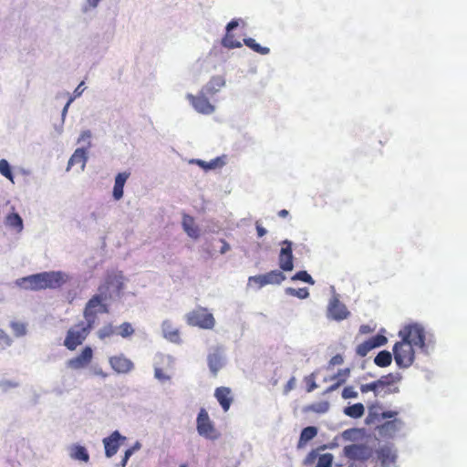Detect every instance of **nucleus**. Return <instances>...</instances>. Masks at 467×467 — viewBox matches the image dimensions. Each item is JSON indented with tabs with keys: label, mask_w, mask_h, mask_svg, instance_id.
I'll return each instance as SVG.
<instances>
[{
	"label": "nucleus",
	"mask_w": 467,
	"mask_h": 467,
	"mask_svg": "<svg viewBox=\"0 0 467 467\" xmlns=\"http://www.w3.org/2000/svg\"><path fill=\"white\" fill-rule=\"evenodd\" d=\"M69 455L73 460L88 462L90 456L88 450L81 445H73L70 447Z\"/></svg>",
	"instance_id": "23"
},
{
	"label": "nucleus",
	"mask_w": 467,
	"mask_h": 467,
	"mask_svg": "<svg viewBox=\"0 0 467 467\" xmlns=\"http://www.w3.org/2000/svg\"><path fill=\"white\" fill-rule=\"evenodd\" d=\"M179 467H187L186 464H181Z\"/></svg>",
	"instance_id": "64"
},
{
	"label": "nucleus",
	"mask_w": 467,
	"mask_h": 467,
	"mask_svg": "<svg viewBox=\"0 0 467 467\" xmlns=\"http://www.w3.org/2000/svg\"><path fill=\"white\" fill-rule=\"evenodd\" d=\"M379 384L380 383H379L378 379L370 383L362 384L359 387L360 392L367 393L368 391H372L375 397H384L385 395H383V390Z\"/></svg>",
	"instance_id": "29"
},
{
	"label": "nucleus",
	"mask_w": 467,
	"mask_h": 467,
	"mask_svg": "<svg viewBox=\"0 0 467 467\" xmlns=\"http://www.w3.org/2000/svg\"><path fill=\"white\" fill-rule=\"evenodd\" d=\"M206 95L202 88L198 95L187 94V99L190 100L191 105L198 113L211 115L214 112L215 108L207 99Z\"/></svg>",
	"instance_id": "7"
},
{
	"label": "nucleus",
	"mask_w": 467,
	"mask_h": 467,
	"mask_svg": "<svg viewBox=\"0 0 467 467\" xmlns=\"http://www.w3.org/2000/svg\"><path fill=\"white\" fill-rule=\"evenodd\" d=\"M400 380V376L399 374H388L382 376L378 379L379 383H380V387L383 390V395H389L391 393H397L400 391L399 388L395 386V384Z\"/></svg>",
	"instance_id": "15"
},
{
	"label": "nucleus",
	"mask_w": 467,
	"mask_h": 467,
	"mask_svg": "<svg viewBox=\"0 0 467 467\" xmlns=\"http://www.w3.org/2000/svg\"><path fill=\"white\" fill-rule=\"evenodd\" d=\"M277 214L279 217L285 218L289 214V213H288V211L283 209V210H280Z\"/></svg>",
	"instance_id": "60"
},
{
	"label": "nucleus",
	"mask_w": 467,
	"mask_h": 467,
	"mask_svg": "<svg viewBox=\"0 0 467 467\" xmlns=\"http://www.w3.org/2000/svg\"><path fill=\"white\" fill-rule=\"evenodd\" d=\"M317 435V428L315 426H307L303 429L300 433L298 447L301 448Z\"/></svg>",
	"instance_id": "26"
},
{
	"label": "nucleus",
	"mask_w": 467,
	"mask_h": 467,
	"mask_svg": "<svg viewBox=\"0 0 467 467\" xmlns=\"http://www.w3.org/2000/svg\"><path fill=\"white\" fill-rule=\"evenodd\" d=\"M12 344V337L2 328H0V351H4Z\"/></svg>",
	"instance_id": "40"
},
{
	"label": "nucleus",
	"mask_w": 467,
	"mask_h": 467,
	"mask_svg": "<svg viewBox=\"0 0 467 467\" xmlns=\"http://www.w3.org/2000/svg\"><path fill=\"white\" fill-rule=\"evenodd\" d=\"M345 457L353 460L366 462L372 456V450L365 445L352 444L343 449Z\"/></svg>",
	"instance_id": "10"
},
{
	"label": "nucleus",
	"mask_w": 467,
	"mask_h": 467,
	"mask_svg": "<svg viewBox=\"0 0 467 467\" xmlns=\"http://www.w3.org/2000/svg\"><path fill=\"white\" fill-rule=\"evenodd\" d=\"M397 422H398L397 420L386 421L382 425V429H389V428L395 429L397 427Z\"/></svg>",
	"instance_id": "55"
},
{
	"label": "nucleus",
	"mask_w": 467,
	"mask_h": 467,
	"mask_svg": "<svg viewBox=\"0 0 467 467\" xmlns=\"http://www.w3.org/2000/svg\"><path fill=\"white\" fill-rule=\"evenodd\" d=\"M319 456L320 455H318V453L316 451H312L307 454L305 463L313 464L317 459L318 460Z\"/></svg>",
	"instance_id": "47"
},
{
	"label": "nucleus",
	"mask_w": 467,
	"mask_h": 467,
	"mask_svg": "<svg viewBox=\"0 0 467 467\" xmlns=\"http://www.w3.org/2000/svg\"><path fill=\"white\" fill-rule=\"evenodd\" d=\"M222 45L229 49L238 48L242 47V43L234 38V36L231 32H227L222 39Z\"/></svg>",
	"instance_id": "32"
},
{
	"label": "nucleus",
	"mask_w": 467,
	"mask_h": 467,
	"mask_svg": "<svg viewBox=\"0 0 467 467\" xmlns=\"http://www.w3.org/2000/svg\"><path fill=\"white\" fill-rule=\"evenodd\" d=\"M296 386V379L292 377L285 385L284 387V393L287 394L289 391H291Z\"/></svg>",
	"instance_id": "50"
},
{
	"label": "nucleus",
	"mask_w": 467,
	"mask_h": 467,
	"mask_svg": "<svg viewBox=\"0 0 467 467\" xmlns=\"http://www.w3.org/2000/svg\"><path fill=\"white\" fill-rule=\"evenodd\" d=\"M125 441L126 436H122L119 431H113L109 436L102 440L105 456L107 458L114 456Z\"/></svg>",
	"instance_id": "9"
},
{
	"label": "nucleus",
	"mask_w": 467,
	"mask_h": 467,
	"mask_svg": "<svg viewBox=\"0 0 467 467\" xmlns=\"http://www.w3.org/2000/svg\"><path fill=\"white\" fill-rule=\"evenodd\" d=\"M161 328L165 338L173 343L182 342V338L180 337V329L176 327L171 320L163 321Z\"/></svg>",
	"instance_id": "19"
},
{
	"label": "nucleus",
	"mask_w": 467,
	"mask_h": 467,
	"mask_svg": "<svg viewBox=\"0 0 467 467\" xmlns=\"http://www.w3.org/2000/svg\"><path fill=\"white\" fill-rule=\"evenodd\" d=\"M391 362L392 355L389 350H380L374 358V363L379 368L389 367Z\"/></svg>",
	"instance_id": "28"
},
{
	"label": "nucleus",
	"mask_w": 467,
	"mask_h": 467,
	"mask_svg": "<svg viewBox=\"0 0 467 467\" xmlns=\"http://www.w3.org/2000/svg\"><path fill=\"white\" fill-rule=\"evenodd\" d=\"M9 327L13 329V334L16 337H22L26 333V326L25 323L20 321H13L9 324Z\"/></svg>",
	"instance_id": "36"
},
{
	"label": "nucleus",
	"mask_w": 467,
	"mask_h": 467,
	"mask_svg": "<svg viewBox=\"0 0 467 467\" xmlns=\"http://www.w3.org/2000/svg\"><path fill=\"white\" fill-rule=\"evenodd\" d=\"M397 414H398V412L395 410H388V411L382 412L381 417L383 419L394 418L397 416Z\"/></svg>",
	"instance_id": "56"
},
{
	"label": "nucleus",
	"mask_w": 467,
	"mask_h": 467,
	"mask_svg": "<svg viewBox=\"0 0 467 467\" xmlns=\"http://www.w3.org/2000/svg\"><path fill=\"white\" fill-rule=\"evenodd\" d=\"M305 381L306 382V391L312 392L317 388V384L316 383V378L314 374H311L310 376L306 377L305 379Z\"/></svg>",
	"instance_id": "44"
},
{
	"label": "nucleus",
	"mask_w": 467,
	"mask_h": 467,
	"mask_svg": "<svg viewBox=\"0 0 467 467\" xmlns=\"http://www.w3.org/2000/svg\"><path fill=\"white\" fill-rule=\"evenodd\" d=\"M345 382H346V379H339L337 380V382H336L335 384H333L330 387H328L326 392L329 393V392H332V391L337 389L339 388V386L341 384H344Z\"/></svg>",
	"instance_id": "51"
},
{
	"label": "nucleus",
	"mask_w": 467,
	"mask_h": 467,
	"mask_svg": "<svg viewBox=\"0 0 467 467\" xmlns=\"http://www.w3.org/2000/svg\"><path fill=\"white\" fill-rule=\"evenodd\" d=\"M341 397L345 400L354 399L358 397V392L352 386H347L344 388L343 391H341Z\"/></svg>",
	"instance_id": "43"
},
{
	"label": "nucleus",
	"mask_w": 467,
	"mask_h": 467,
	"mask_svg": "<svg viewBox=\"0 0 467 467\" xmlns=\"http://www.w3.org/2000/svg\"><path fill=\"white\" fill-rule=\"evenodd\" d=\"M249 285L254 284L259 289L265 286L264 283V276L262 275L249 277Z\"/></svg>",
	"instance_id": "45"
},
{
	"label": "nucleus",
	"mask_w": 467,
	"mask_h": 467,
	"mask_svg": "<svg viewBox=\"0 0 467 467\" xmlns=\"http://www.w3.org/2000/svg\"><path fill=\"white\" fill-rule=\"evenodd\" d=\"M0 173L8 178L11 182H14L12 168L10 167L8 161L5 159L0 160Z\"/></svg>",
	"instance_id": "34"
},
{
	"label": "nucleus",
	"mask_w": 467,
	"mask_h": 467,
	"mask_svg": "<svg viewBox=\"0 0 467 467\" xmlns=\"http://www.w3.org/2000/svg\"><path fill=\"white\" fill-rule=\"evenodd\" d=\"M402 340L413 345L415 348H426V330L420 324L414 323L405 326L399 333Z\"/></svg>",
	"instance_id": "3"
},
{
	"label": "nucleus",
	"mask_w": 467,
	"mask_h": 467,
	"mask_svg": "<svg viewBox=\"0 0 467 467\" xmlns=\"http://www.w3.org/2000/svg\"><path fill=\"white\" fill-rule=\"evenodd\" d=\"M130 177V172L122 171L119 172L114 181V186L112 191V196L115 201H119L123 196V187L127 182V179Z\"/></svg>",
	"instance_id": "20"
},
{
	"label": "nucleus",
	"mask_w": 467,
	"mask_h": 467,
	"mask_svg": "<svg viewBox=\"0 0 467 467\" xmlns=\"http://www.w3.org/2000/svg\"><path fill=\"white\" fill-rule=\"evenodd\" d=\"M370 331H371L370 327H369V326H368V325H361V326L359 327V332H360V333L365 334V333H368V332H370Z\"/></svg>",
	"instance_id": "58"
},
{
	"label": "nucleus",
	"mask_w": 467,
	"mask_h": 467,
	"mask_svg": "<svg viewBox=\"0 0 467 467\" xmlns=\"http://www.w3.org/2000/svg\"><path fill=\"white\" fill-rule=\"evenodd\" d=\"M66 283L65 275L60 272H44L16 280V285L31 291L57 289Z\"/></svg>",
	"instance_id": "2"
},
{
	"label": "nucleus",
	"mask_w": 467,
	"mask_h": 467,
	"mask_svg": "<svg viewBox=\"0 0 467 467\" xmlns=\"http://www.w3.org/2000/svg\"><path fill=\"white\" fill-rule=\"evenodd\" d=\"M114 334V327L112 325L108 324L104 327H102L100 329H99V337L100 339H104L106 337H109Z\"/></svg>",
	"instance_id": "42"
},
{
	"label": "nucleus",
	"mask_w": 467,
	"mask_h": 467,
	"mask_svg": "<svg viewBox=\"0 0 467 467\" xmlns=\"http://www.w3.org/2000/svg\"><path fill=\"white\" fill-rule=\"evenodd\" d=\"M214 396L224 411H227L234 400L232 390L227 387H219L214 391Z\"/></svg>",
	"instance_id": "18"
},
{
	"label": "nucleus",
	"mask_w": 467,
	"mask_h": 467,
	"mask_svg": "<svg viewBox=\"0 0 467 467\" xmlns=\"http://www.w3.org/2000/svg\"><path fill=\"white\" fill-rule=\"evenodd\" d=\"M334 456L331 453H325L318 457L317 464L316 467H332Z\"/></svg>",
	"instance_id": "38"
},
{
	"label": "nucleus",
	"mask_w": 467,
	"mask_h": 467,
	"mask_svg": "<svg viewBox=\"0 0 467 467\" xmlns=\"http://www.w3.org/2000/svg\"><path fill=\"white\" fill-rule=\"evenodd\" d=\"M110 368L118 374H127L130 372L134 365L123 355L114 356L109 358Z\"/></svg>",
	"instance_id": "14"
},
{
	"label": "nucleus",
	"mask_w": 467,
	"mask_h": 467,
	"mask_svg": "<svg viewBox=\"0 0 467 467\" xmlns=\"http://www.w3.org/2000/svg\"><path fill=\"white\" fill-rule=\"evenodd\" d=\"M244 44L254 50L255 53L259 55H267L269 53V48L257 44L254 38H245L244 40Z\"/></svg>",
	"instance_id": "33"
},
{
	"label": "nucleus",
	"mask_w": 467,
	"mask_h": 467,
	"mask_svg": "<svg viewBox=\"0 0 467 467\" xmlns=\"http://www.w3.org/2000/svg\"><path fill=\"white\" fill-rule=\"evenodd\" d=\"M378 461L383 467H389L397 460V454L390 446H382L376 451Z\"/></svg>",
	"instance_id": "16"
},
{
	"label": "nucleus",
	"mask_w": 467,
	"mask_h": 467,
	"mask_svg": "<svg viewBox=\"0 0 467 467\" xmlns=\"http://www.w3.org/2000/svg\"><path fill=\"white\" fill-rule=\"evenodd\" d=\"M292 281H302L309 285H315L314 279L311 277L306 270H300L296 275H294L291 278Z\"/></svg>",
	"instance_id": "35"
},
{
	"label": "nucleus",
	"mask_w": 467,
	"mask_h": 467,
	"mask_svg": "<svg viewBox=\"0 0 467 467\" xmlns=\"http://www.w3.org/2000/svg\"><path fill=\"white\" fill-rule=\"evenodd\" d=\"M196 428L199 435L206 439L214 440L217 437L215 428L209 418L208 412L203 408L198 413Z\"/></svg>",
	"instance_id": "6"
},
{
	"label": "nucleus",
	"mask_w": 467,
	"mask_h": 467,
	"mask_svg": "<svg viewBox=\"0 0 467 467\" xmlns=\"http://www.w3.org/2000/svg\"><path fill=\"white\" fill-rule=\"evenodd\" d=\"M155 377L161 381H165L170 379V377L167 376L162 368H155Z\"/></svg>",
	"instance_id": "49"
},
{
	"label": "nucleus",
	"mask_w": 467,
	"mask_h": 467,
	"mask_svg": "<svg viewBox=\"0 0 467 467\" xmlns=\"http://www.w3.org/2000/svg\"><path fill=\"white\" fill-rule=\"evenodd\" d=\"M90 137H91L90 131L87 130V131L82 132L79 140H84L89 139Z\"/></svg>",
	"instance_id": "59"
},
{
	"label": "nucleus",
	"mask_w": 467,
	"mask_h": 467,
	"mask_svg": "<svg viewBox=\"0 0 467 467\" xmlns=\"http://www.w3.org/2000/svg\"><path fill=\"white\" fill-rule=\"evenodd\" d=\"M141 447L140 443L139 442H136L132 447H130V449H134V452L138 450H140Z\"/></svg>",
	"instance_id": "63"
},
{
	"label": "nucleus",
	"mask_w": 467,
	"mask_h": 467,
	"mask_svg": "<svg viewBox=\"0 0 467 467\" xmlns=\"http://www.w3.org/2000/svg\"><path fill=\"white\" fill-rule=\"evenodd\" d=\"M133 453H134V449L129 448L128 450H126L125 452H124V456H123L121 462H119V467H126L129 459L131 457V455Z\"/></svg>",
	"instance_id": "46"
},
{
	"label": "nucleus",
	"mask_w": 467,
	"mask_h": 467,
	"mask_svg": "<svg viewBox=\"0 0 467 467\" xmlns=\"http://www.w3.org/2000/svg\"><path fill=\"white\" fill-rule=\"evenodd\" d=\"M365 408L362 403L358 402L343 409V413L350 418L358 419L363 416Z\"/></svg>",
	"instance_id": "27"
},
{
	"label": "nucleus",
	"mask_w": 467,
	"mask_h": 467,
	"mask_svg": "<svg viewBox=\"0 0 467 467\" xmlns=\"http://www.w3.org/2000/svg\"><path fill=\"white\" fill-rule=\"evenodd\" d=\"M186 323L189 326L198 327L203 329H212L215 325V319L207 308L198 306L186 314Z\"/></svg>",
	"instance_id": "5"
},
{
	"label": "nucleus",
	"mask_w": 467,
	"mask_h": 467,
	"mask_svg": "<svg viewBox=\"0 0 467 467\" xmlns=\"http://www.w3.org/2000/svg\"><path fill=\"white\" fill-rule=\"evenodd\" d=\"M134 329L129 322H124L119 327V334L123 337L132 335Z\"/></svg>",
	"instance_id": "41"
},
{
	"label": "nucleus",
	"mask_w": 467,
	"mask_h": 467,
	"mask_svg": "<svg viewBox=\"0 0 467 467\" xmlns=\"http://www.w3.org/2000/svg\"><path fill=\"white\" fill-rule=\"evenodd\" d=\"M84 84H85L84 81L80 82V84L74 90V96H70V98L68 99L67 103L65 105V107L63 109V112H62L63 116H65L67 114L68 108L71 105V102L76 99V97H78L83 93V91L85 89V88L83 87Z\"/></svg>",
	"instance_id": "37"
},
{
	"label": "nucleus",
	"mask_w": 467,
	"mask_h": 467,
	"mask_svg": "<svg viewBox=\"0 0 467 467\" xmlns=\"http://www.w3.org/2000/svg\"><path fill=\"white\" fill-rule=\"evenodd\" d=\"M104 297L100 295L93 296L86 305L84 317L86 321H80L71 327L64 339V345L67 349L74 351L81 345L90 334L99 313H109V307L103 303Z\"/></svg>",
	"instance_id": "1"
},
{
	"label": "nucleus",
	"mask_w": 467,
	"mask_h": 467,
	"mask_svg": "<svg viewBox=\"0 0 467 467\" xmlns=\"http://www.w3.org/2000/svg\"><path fill=\"white\" fill-rule=\"evenodd\" d=\"M6 224L14 228L17 233H20L23 229V222L21 217L17 213H11L6 217Z\"/></svg>",
	"instance_id": "30"
},
{
	"label": "nucleus",
	"mask_w": 467,
	"mask_h": 467,
	"mask_svg": "<svg viewBox=\"0 0 467 467\" xmlns=\"http://www.w3.org/2000/svg\"><path fill=\"white\" fill-rule=\"evenodd\" d=\"M349 315V312L346 308V305L343 304L341 301L338 300V297L334 296L327 307V316L329 318H332L334 320H343L348 317Z\"/></svg>",
	"instance_id": "13"
},
{
	"label": "nucleus",
	"mask_w": 467,
	"mask_h": 467,
	"mask_svg": "<svg viewBox=\"0 0 467 467\" xmlns=\"http://www.w3.org/2000/svg\"><path fill=\"white\" fill-rule=\"evenodd\" d=\"M344 363V358L340 355H336L329 361L330 367L340 366Z\"/></svg>",
	"instance_id": "48"
},
{
	"label": "nucleus",
	"mask_w": 467,
	"mask_h": 467,
	"mask_svg": "<svg viewBox=\"0 0 467 467\" xmlns=\"http://www.w3.org/2000/svg\"><path fill=\"white\" fill-rule=\"evenodd\" d=\"M220 241L222 243V247L220 249V253L225 254L226 252H228L230 250V248H231L230 244L224 239H221Z\"/></svg>",
	"instance_id": "53"
},
{
	"label": "nucleus",
	"mask_w": 467,
	"mask_h": 467,
	"mask_svg": "<svg viewBox=\"0 0 467 467\" xmlns=\"http://www.w3.org/2000/svg\"><path fill=\"white\" fill-rule=\"evenodd\" d=\"M348 372H349V371H348V369H345V370H343V371H339V372L337 373V375L335 377V379H336V378H337V377H339V376H341V375H342V373H343V376L347 377V376L348 375Z\"/></svg>",
	"instance_id": "62"
},
{
	"label": "nucleus",
	"mask_w": 467,
	"mask_h": 467,
	"mask_svg": "<svg viewBox=\"0 0 467 467\" xmlns=\"http://www.w3.org/2000/svg\"><path fill=\"white\" fill-rule=\"evenodd\" d=\"M264 283L267 285H280L285 280V276L281 270H270L263 275Z\"/></svg>",
	"instance_id": "24"
},
{
	"label": "nucleus",
	"mask_w": 467,
	"mask_h": 467,
	"mask_svg": "<svg viewBox=\"0 0 467 467\" xmlns=\"http://www.w3.org/2000/svg\"><path fill=\"white\" fill-rule=\"evenodd\" d=\"M93 374L95 376H99L102 379H105L108 377V373L104 372L101 368H93Z\"/></svg>",
	"instance_id": "57"
},
{
	"label": "nucleus",
	"mask_w": 467,
	"mask_h": 467,
	"mask_svg": "<svg viewBox=\"0 0 467 467\" xmlns=\"http://www.w3.org/2000/svg\"><path fill=\"white\" fill-rule=\"evenodd\" d=\"M255 230H257L259 237H263L266 234V230L259 223H255Z\"/></svg>",
	"instance_id": "52"
},
{
	"label": "nucleus",
	"mask_w": 467,
	"mask_h": 467,
	"mask_svg": "<svg viewBox=\"0 0 467 467\" xmlns=\"http://www.w3.org/2000/svg\"><path fill=\"white\" fill-rule=\"evenodd\" d=\"M239 26V22L238 20H232L226 26V31L227 32H232L234 29H235L236 27H238Z\"/></svg>",
	"instance_id": "54"
},
{
	"label": "nucleus",
	"mask_w": 467,
	"mask_h": 467,
	"mask_svg": "<svg viewBox=\"0 0 467 467\" xmlns=\"http://www.w3.org/2000/svg\"><path fill=\"white\" fill-rule=\"evenodd\" d=\"M225 78L223 76L213 77L203 87L202 92L208 95H214L223 87L225 86Z\"/></svg>",
	"instance_id": "21"
},
{
	"label": "nucleus",
	"mask_w": 467,
	"mask_h": 467,
	"mask_svg": "<svg viewBox=\"0 0 467 467\" xmlns=\"http://www.w3.org/2000/svg\"><path fill=\"white\" fill-rule=\"evenodd\" d=\"M413 345L400 340L393 347V356L397 366L400 368H410L415 360V350Z\"/></svg>",
	"instance_id": "4"
},
{
	"label": "nucleus",
	"mask_w": 467,
	"mask_h": 467,
	"mask_svg": "<svg viewBox=\"0 0 467 467\" xmlns=\"http://www.w3.org/2000/svg\"><path fill=\"white\" fill-rule=\"evenodd\" d=\"M292 244V242L289 240L281 242L282 246L278 254V266L281 271H293L294 269Z\"/></svg>",
	"instance_id": "8"
},
{
	"label": "nucleus",
	"mask_w": 467,
	"mask_h": 467,
	"mask_svg": "<svg viewBox=\"0 0 467 467\" xmlns=\"http://www.w3.org/2000/svg\"><path fill=\"white\" fill-rule=\"evenodd\" d=\"M182 226L189 237L197 239L200 236V230L195 224L193 217L183 214Z\"/></svg>",
	"instance_id": "22"
},
{
	"label": "nucleus",
	"mask_w": 467,
	"mask_h": 467,
	"mask_svg": "<svg viewBox=\"0 0 467 467\" xmlns=\"http://www.w3.org/2000/svg\"><path fill=\"white\" fill-rule=\"evenodd\" d=\"M387 343V337L384 335L377 334L368 339L359 343L356 348V353L358 357H366L374 348H380Z\"/></svg>",
	"instance_id": "11"
},
{
	"label": "nucleus",
	"mask_w": 467,
	"mask_h": 467,
	"mask_svg": "<svg viewBox=\"0 0 467 467\" xmlns=\"http://www.w3.org/2000/svg\"><path fill=\"white\" fill-rule=\"evenodd\" d=\"M91 7H96L100 0H87Z\"/></svg>",
	"instance_id": "61"
},
{
	"label": "nucleus",
	"mask_w": 467,
	"mask_h": 467,
	"mask_svg": "<svg viewBox=\"0 0 467 467\" xmlns=\"http://www.w3.org/2000/svg\"><path fill=\"white\" fill-rule=\"evenodd\" d=\"M285 292L287 295L296 296L300 299H306L309 296L308 289L306 287L298 288V289L289 287V288H286Z\"/></svg>",
	"instance_id": "39"
},
{
	"label": "nucleus",
	"mask_w": 467,
	"mask_h": 467,
	"mask_svg": "<svg viewBox=\"0 0 467 467\" xmlns=\"http://www.w3.org/2000/svg\"><path fill=\"white\" fill-rule=\"evenodd\" d=\"M195 162L204 170H212L217 167H221L224 164V161L222 158L218 157L211 160L210 161H204L202 160H195Z\"/></svg>",
	"instance_id": "31"
},
{
	"label": "nucleus",
	"mask_w": 467,
	"mask_h": 467,
	"mask_svg": "<svg viewBox=\"0 0 467 467\" xmlns=\"http://www.w3.org/2000/svg\"><path fill=\"white\" fill-rule=\"evenodd\" d=\"M207 363L213 375L216 376L218 371L223 366V352L220 347H216L213 348V351L209 353L207 357Z\"/></svg>",
	"instance_id": "17"
},
{
	"label": "nucleus",
	"mask_w": 467,
	"mask_h": 467,
	"mask_svg": "<svg viewBox=\"0 0 467 467\" xmlns=\"http://www.w3.org/2000/svg\"><path fill=\"white\" fill-rule=\"evenodd\" d=\"M87 159L86 150L82 148L77 149L68 161L67 170L75 164H81V167L84 168Z\"/></svg>",
	"instance_id": "25"
},
{
	"label": "nucleus",
	"mask_w": 467,
	"mask_h": 467,
	"mask_svg": "<svg viewBox=\"0 0 467 467\" xmlns=\"http://www.w3.org/2000/svg\"><path fill=\"white\" fill-rule=\"evenodd\" d=\"M93 357L92 348L86 347L78 356L67 361V367L75 370L85 368L92 362Z\"/></svg>",
	"instance_id": "12"
}]
</instances>
